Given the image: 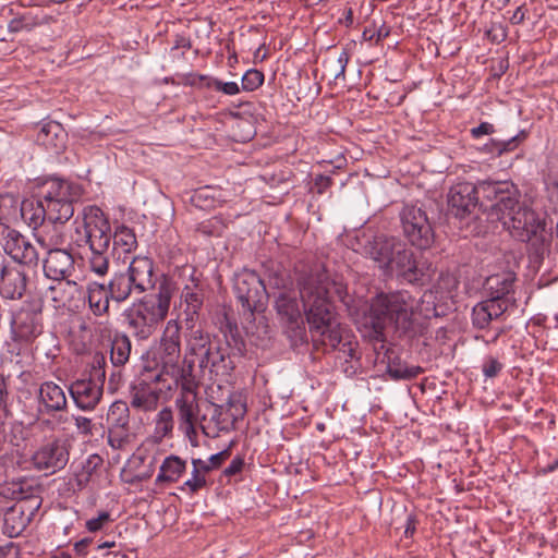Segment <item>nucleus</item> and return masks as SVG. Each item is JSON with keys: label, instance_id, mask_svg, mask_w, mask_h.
<instances>
[{"label": "nucleus", "instance_id": "0eeeda50", "mask_svg": "<svg viewBox=\"0 0 558 558\" xmlns=\"http://www.w3.org/2000/svg\"><path fill=\"white\" fill-rule=\"evenodd\" d=\"M399 216L403 234L413 246L427 250L433 245L434 229L422 206L405 204Z\"/></svg>", "mask_w": 558, "mask_h": 558}, {"label": "nucleus", "instance_id": "f3484780", "mask_svg": "<svg viewBox=\"0 0 558 558\" xmlns=\"http://www.w3.org/2000/svg\"><path fill=\"white\" fill-rule=\"evenodd\" d=\"M269 283L281 290L275 302L277 314L281 320L290 326L298 324L302 318V313L296 293L288 288L291 284L289 277L284 272H276L270 277Z\"/></svg>", "mask_w": 558, "mask_h": 558}, {"label": "nucleus", "instance_id": "f257e3e1", "mask_svg": "<svg viewBox=\"0 0 558 558\" xmlns=\"http://www.w3.org/2000/svg\"><path fill=\"white\" fill-rule=\"evenodd\" d=\"M296 274L299 294L312 337L322 342L325 351H338L337 360L343 361L344 373L355 374L360 361L359 343L351 330L338 323L330 296L333 289L339 300L344 302V286L331 281L322 264L296 268Z\"/></svg>", "mask_w": 558, "mask_h": 558}, {"label": "nucleus", "instance_id": "4468645a", "mask_svg": "<svg viewBox=\"0 0 558 558\" xmlns=\"http://www.w3.org/2000/svg\"><path fill=\"white\" fill-rule=\"evenodd\" d=\"M41 506L39 497H25L7 508L3 514L2 533L10 538L20 536L28 526Z\"/></svg>", "mask_w": 558, "mask_h": 558}, {"label": "nucleus", "instance_id": "de8ad7c7", "mask_svg": "<svg viewBox=\"0 0 558 558\" xmlns=\"http://www.w3.org/2000/svg\"><path fill=\"white\" fill-rule=\"evenodd\" d=\"M17 210V198L10 193L0 194V226L1 231L7 221L16 214Z\"/></svg>", "mask_w": 558, "mask_h": 558}, {"label": "nucleus", "instance_id": "c9c22d12", "mask_svg": "<svg viewBox=\"0 0 558 558\" xmlns=\"http://www.w3.org/2000/svg\"><path fill=\"white\" fill-rule=\"evenodd\" d=\"M46 16L39 17L32 11H27L12 19L8 24V31L10 33L32 32L37 26L44 24Z\"/></svg>", "mask_w": 558, "mask_h": 558}, {"label": "nucleus", "instance_id": "9d476101", "mask_svg": "<svg viewBox=\"0 0 558 558\" xmlns=\"http://www.w3.org/2000/svg\"><path fill=\"white\" fill-rule=\"evenodd\" d=\"M477 187V195L482 194L484 199L492 204L482 207L487 211L488 218L492 220H499L507 209L515 205V199L521 197L518 187L509 181L504 182H480Z\"/></svg>", "mask_w": 558, "mask_h": 558}, {"label": "nucleus", "instance_id": "ea45409f", "mask_svg": "<svg viewBox=\"0 0 558 558\" xmlns=\"http://www.w3.org/2000/svg\"><path fill=\"white\" fill-rule=\"evenodd\" d=\"M174 426L173 413L170 408H163L156 416L155 437L161 440L172 434Z\"/></svg>", "mask_w": 558, "mask_h": 558}, {"label": "nucleus", "instance_id": "a19ab883", "mask_svg": "<svg viewBox=\"0 0 558 558\" xmlns=\"http://www.w3.org/2000/svg\"><path fill=\"white\" fill-rule=\"evenodd\" d=\"M31 359L32 356L27 351H17L15 353L10 351V357L3 361V363H5L9 367V376H22L26 372V368L29 366Z\"/></svg>", "mask_w": 558, "mask_h": 558}, {"label": "nucleus", "instance_id": "8fccbe9b", "mask_svg": "<svg viewBox=\"0 0 558 558\" xmlns=\"http://www.w3.org/2000/svg\"><path fill=\"white\" fill-rule=\"evenodd\" d=\"M106 355L102 352H95L90 364H89V371L88 376L92 379L99 380L105 384L106 380Z\"/></svg>", "mask_w": 558, "mask_h": 558}, {"label": "nucleus", "instance_id": "4be33fe9", "mask_svg": "<svg viewBox=\"0 0 558 558\" xmlns=\"http://www.w3.org/2000/svg\"><path fill=\"white\" fill-rule=\"evenodd\" d=\"M44 274L52 280H65L74 268V258L68 250H51L43 260Z\"/></svg>", "mask_w": 558, "mask_h": 558}, {"label": "nucleus", "instance_id": "c756f323", "mask_svg": "<svg viewBox=\"0 0 558 558\" xmlns=\"http://www.w3.org/2000/svg\"><path fill=\"white\" fill-rule=\"evenodd\" d=\"M109 298L104 283L97 281L89 282L87 286V302L90 312L96 317H104L109 314Z\"/></svg>", "mask_w": 558, "mask_h": 558}, {"label": "nucleus", "instance_id": "bf43d9fd", "mask_svg": "<svg viewBox=\"0 0 558 558\" xmlns=\"http://www.w3.org/2000/svg\"><path fill=\"white\" fill-rule=\"evenodd\" d=\"M211 90L227 96H234L240 93L241 88L236 82H223L211 77Z\"/></svg>", "mask_w": 558, "mask_h": 558}, {"label": "nucleus", "instance_id": "473e14b6", "mask_svg": "<svg viewBox=\"0 0 558 558\" xmlns=\"http://www.w3.org/2000/svg\"><path fill=\"white\" fill-rule=\"evenodd\" d=\"M185 470V461L177 456L166 458L160 465L156 483L177 482Z\"/></svg>", "mask_w": 558, "mask_h": 558}, {"label": "nucleus", "instance_id": "864d4df0", "mask_svg": "<svg viewBox=\"0 0 558 558\" xmlns=\"http://www.w3.org/2000/svg\"><path fill=\"white\" fill-rule=\"evenodd\" d=\"M490 314V317L494 319L499 318L509 307L510 304L514 303V299L505 300V299H495L488 296L487 300L482 301Z\"/></svg>", "mask_w": 558, "mask_h": 558}, {"label": "nucleus", "instance_id": "69168bd1", "mask_svg": "<svg viewBox=\"0 0 558 558\" xmlns=\"http://www.w3.org/2000/svg\"><path fill=\"white\" fill-rule=\"evenodd\" d=\"M110 520V514L107 511H102L98 514L97 518L89 519L86 522V529L89 532H97L102 529L105 523Z\"/></svg>", "mask_w": 558, "mask_h": 558}, {"label": "nucleus", "instance_id": "603ef678", "mask_svg": "<svg viewBox=\"0 0 558 558\" xmlns=\"http://www.w3.org/2000/svg\"><path fill=\"white\" fill-rule=\"evenodd\" d=\"M264 73L256 69L247 70L242 76L241 87L245 92L256 90L264 83Z\"/></svg>", "mask_w": 558, "mask_h": 558}, {"label": "nucleus", "instance_id": "cd10ccee", "mask_svg": "<svg viewBox=\"0 0 558 558\" xmlns=\"http://www.w3.org/2000/svg\"><path fill=\"white\" fill-rule=\"evenodd\" d=\"M39 402L45 407L46 413L59 412L66 409L64 390L53 381H45L38 390Z\"/></svg>", "mask_w": 558, "mask_h": 558}, {"label": "nucleus", "instance_id": "393cba45", "mask_svg": "<svg viewBox=\"0 0 558 558\" xmlns=\"http://www.w3.org/2000/svg\"><path fill=\"white\" fill-rule=\"evenodd\" d=\"M160 390L145 380H138L131 386L130 404L133 409L149 412L158 407Z\"/></svg>", "mask_w": 558, "mask_h": 558}, {"label": "nucleus", "instance_id": "49530a36", "mask_svg": "<svg viewBox=\"0 0 558 558\" xmlns=\"http://www.w3.org/2000/svg\"><path fill=\"white\" fill-rule=\"evenodd\" d=\"M92 345L95 342H101L104 340H111L113 337L112 324L108 318L92 320Z\"/></svg>", "mask_w": 558, "mask_h": 558}, {"label": "nucleus", "instance_id": "5701e85b", "mask_svg": "<svg viewBox=\"0 0 558 558\" xmlns=\"http://www.w3.org/2000/svg\"><path fill=\"white\" fill-rule=\"evenodd\" d=\"M135 293H144L155 287L154 262L149 257L136 256L129 265L125 272Z\"/></svg>", "mask_w": 558, "mask_h": 558}, {"label": "nucleus", "instance_id": "a18cd8bd", "mask_svg": "<svg viewBox=\"0 0 558 558\" xmlns=\"http://www.w3.org/2000/svg\"><path fill=\"white\" fill-rule=\"evenodd\" d=\"M190 213L197 219L198 211H207L209 209V186H202L194 190L190 198Z\"/></svg>", "mask_w": 558, "mask_h": 558}, {"label": "nucleus", "instance_id": "58836bf2", "mask_svg": "<svg viewBox=\"0 0 558 558\" xmlns=\"http://www.w3.org/2000/svg\"><path fill=\"white\" fill-rule=\"evenodd\" d=\"M424 372L418 365H408L401 362H390L387 367L388 375L395 379H413Z\"/></svg>", "mask_w": 558, "mask_h": 558}, {"label": "nucleus", "instance_id": "c85d7f7f", "mask_svg": "<svg viewBox=\"0 0 558 558\" xmlns=\"http://www.w3.org/2000/svg\"><path fill=\"white\" fill-rule=\"evenodd\" d=\"M132 352V341L125 332L114 331L110 340V362L114 368L128 364Z\"/></svg>", "mask_w": 558, "mask_h": 558}, {"label": "nucleus", "instance_id": "6ab92c4d", "mask_svg": "<svg viewBox=\"0 0 558 558\" xmlns=\"http://www.w3.org/2000/svg\"><path fill=\"white\" fill-rule=\"evenodd\" d=\"M213 418L216 421L219 430L234 428V424L242 420L246 413V402L242 393L228 390L226 402L216 403Z\"/></svg>", "mask_w": 558, "mask_h": 558}, {"label": "nucleus", "instance_id": "7c9ffc66", "mask_svg": "<svg viewBox=\"0 0 558 558\" xmlns=\"http://www.w3.org/2000/svg\"><path fill=\"white\" fill-rule=\"evenodd\" d=\"M21 215L33 229L43 227L44 222L48 220V211L46 209V205L43 199H39L38 196L36 202H23L21 206Z\"/></svg>", "mask_w": 558, "mask_h": 558}, {"label": "nucleus", "instance_id": "f8f14e48", "mask_svg": "<svg viewBox=\"0 0 558 558\" xmlns=\"http://www.w3.org/2000/svg\"><path fill=\"white\" fill-rule=\"evenodd\" d=\"M234 293L243 310L251 315L260 311L267 299L264 281L252 270H243L235 275Z\"/></svg>", "mask_w": 558, "mask_h": 558}, {"label": "nucleus", "instance_id": "423d86ee", "mask_svg": "<svg viewBox=\"0 0 558 558\" xmlns=\"http://www.w3.org/2000/svg\"><path fill=\"white\" fill-rule=\"evenodd\" d=\"M83 194L80 184L57 177L46 179L39 186L37 196L46 205L48 221L64 225L74 215V203Z\"/></svg>", "mask_w": 558, "mask_h": 558}, {"label": "nucleus", "instance_id": "1a4fd4ad", "mask_svg": "<svg viewBox=\"0 0 558 558\" xmlns=\"http://www.w3.org/2000/svg\"><path fill=\"white\" fill-rule=\"evenodd\" d=\"M43 304L39 300H25L12 313L10 326L14 340L31 342L43 332Z\"/></svg>", "mask_w": 558, "mask_h": 558}, {"label": "nucleus", "instance_id": "b1692460", "mask_svg": "<svg viewBox=\"0 0 558 558\" xmlns=\"http://www.w3.org/2000/svg\"><path fill=\"white\" fill-rule=\"evenodd\" d=\"M204 283L196 276L194 269L190 282L182 290L181 299L185 304L184 313L187 323H195L204 304Z\"/></svg>", "mask_w": 558, "mask_h": 558}, {"label": "nucleus", "instance_id": "a878e982", "mask_svg": "<svg viewBox=\"0 0 558 558\" xmlns=\"http://www.w3.org/2000/svg\"><path fill=\"white\" fill-rule=\"evenodd\" d=\"M68 134L61 123L49 121L40 128L36 142L52 154L59 155L66 147Z\"/></svg>", "mask_w": 558, "mask_h": 558}, {"label": "nucleus", "instance_id": "6e6552de", "mask_svg": "<svg viewBox=\"0 0 558 558\" xmlns=\"http://www.w3.org/2000/svg\"><path fill=\"white\" fill-rule=\"evenodd\" d=\"M71 444L68 439L52 436L34 450L31 462L35 470L52 475L63 470L70 460Z\"/></svg>", "mask_w": 558, "mask_h": 558}, {"label": "nucleus", "instance_id": "6e6d98bb", "mask_svg": "<svg viewBox=\"0 0 558 558\" xmlns=\"http://www.w3.org/2000/svg\"><path fill=\"white\" fill-rule=\"evenodd\" d=\"M527 138V132L522 130L517 135L507 141L496 142V150L499 155L514 150L522 142Z\"/></svg>", "mask_w": 558, "mask_h": 558}, {"label": "nucleus", "instance_id": "2eb2a0df", "mask_svg": "<svg viewBox=\"0 0 558 558\" xmlns=\"http://www.w3.org/2000/svg\"><path fill=\"white\" fill-rule=\"evenodd\" d=\"M28 284L29 276L24 266L0 258V296L3 300H22Z\"/></svg>", "mask_w": 558, "mask_h": 558}, {"label": "nucleus", "instance_id": "37998d69", "mask_svg": "<svg viewBox=\"0 0 558 558\" xmlns=\"http://www.w3.org/2000/svg\"><path fill=\"white\" fill-rule=\"evenodd\" d=\"M132 439L131 427H108V444L114 450H123Z\"/></svg>", "mask_w": 558, "mask_h": 558}, {"label": "nucleus", "instance_id": "bb28decb", "mask_svg": "<svg viewBox=\"0 0 558 558\" xmlns=\"http://www.w3.org/2000/svg\"><path fill=\"white\" fill-rule=\"evenodd\" d=\"M515 274L505 271L489 276L484 283V289L488 296L495 299L512 300L510 296L514 290Z\"/></svg>", "mask_w": 558, "mask_h": 558}, {"label": "nucleus", "instance_id": "c03bdc74", "mask_svg": "<svg viewBox=\"0 0 558 558\" xmlns=\"http://www.w3.org/2000/svg\"><path fill=\"white\" fill-rule=\"evenodd\" d=\"M88 266L92 272L104 277L109 270V250H89Z\"/></svg>", "mask_w": 558, "mask_h": 558}, {"label": "nucleus", "instance_id": "72a5a7b5", "mask_svg": "<svg viewBox=\"0 0 558 558\" xmlns=\"http://www.w3.org/2000/svg\"><path fill=\"white\" fill-rule=\"evenodd\" d=\"M104 465V459L97 453L87 457L82 470L76 474V484L80 488L86 487L92 478L97 475Z\"/></svg>", "mask_w": 558, "mask_h": 558}, {"label": "nucleus", "instance_id": "ddd939ff", "mask_svg": "<svg viewBox=\"0 0 558 558\" xmlns=\"http://www.w3.org/2000/svg\"><path fill=\"white\" fill-rule=\"evenodd\" d=\"M384 270L387 274H395L398 279L410 284L424 286L430 280L428 267L415 259L414 253L407 247L405 243Z\"/></svg>", "mask_w": 558, "mask_h": 558}, {"label": "nucleus", "instance_id": "a211bd4d", "mask_svg": "<svg viewBox=\"0 0 558 558\" xmlns=\"http://www.w3.org/2000/svg\"><path fill=\"white\" fill-rule=\"evenodd\" d=\"M3 238L2 248L12 260L21 266L37 267L39 254L34 244L22 233L9 227L1 231Z\"/></svg>", "mask_w": 558, "mask_h": 558}, {"label": "nucleus", "instance_id": "5fc2aeb1", "mask_svg": "<svg viewBox=\"0 0 558 558\" xmlns=\"http://www.w3.org/2000/svg\"><path fill=\"white\" fill-rule=\"evenodd\" d=\"M493 322L487 306L483 302L477 303L472 310V324L477 329H485Z\"/></svg>", "mask_w": 558, "mask_h": 558}, {"label": "nucleus", "instance_id": "dca6fc26", "mask_svg": "<svg viewBox=\"0 0 558 558\" xmlns=\"http://www.w3.org/2000/svg\"><path fill=\"white\" fill-rule=\"evenodd\" d=\"M448 211L458 219H465L484 206L480 203L477 187L471 182H459L452 185L447 195Z\"/></svg>", "mask_w": 558, "mask_h": 558}, {"label": "nucleus", "instance_id": "7ed1b4c3", "mask_svg": "<svg viewBox=\"0 0 558 558\" xmlns=\"http://www.w3.org/2000/svg\"><path fill=\"white\" fill-rule=\"evenodd\" d=\"M415 303L408 291L379 293L371 301L367 320L376 333L391 327L399 337L412 339L418 333L413 317Z\"/></svg>", "mask_w": 558, "mask_h": 558}, {"label": "nucleus", "instance_id": "f704fd0d", "mask_svg": "<svg viewBox=\"0 0 558 558\" xmlns=\"http://www.w3.org/2000/svg\"><path fill=\"white\" fill-rule=\"evenodd\" d=\"M65 235L56 225L44 227L43 233L37 236V242L47 252L62 250L61 246L65 244Z\"/></svg>", "mask_w": 558, "mask_h": 558}, {"label": "nucleus", "instance_id": "338daca9", "mask_svg": "<svg viewBox=\"0 0 558 558\" xmlns=\"http://www.w3.org/2000/svg\"><path fill=\"white\" fill-rule=\"evenodd\" d=\"M233 445H234V441L231 440L229 446L226 449H223L215 454H211V471L215 469H219L222 465V463L230 458L231 447Z\"/></svg>", "mask_w": 558, "mask_h": 558}, {"label": "nucleus", "instance_id": "e2e57ef3", "mask_svg": "<svg viewBox=\"0 0 558 558\" xmlns=\"http://www.w3.org/2000/svg\"><path fill=\"white\" fill-rule=\"evenodd\" d=\"M502 368V363H500L498 359L489 355L485 359L483 363L482 372L485 377L494 378L501 372Z\"/></svg>", "mask_w": 558, "mask_h": 558}, {"label": "nucleus", "instance_id": "3c124183", "mask_svg": "<svg viewBox=\"0 0 558 558\" xmlns=\"http://www.w3.org/2000/svg\"><path fill=\"white\" fill-rule=\"evenodd\" d=\"M160 354L165 366H174L179 362L181 355V344L161 341Z\"/></svg>", "mask_w": 558, "mask_h": 558}, {"label": "nucleus", "instance_id": "79ce46f5", "mask_svg": "<svg viewBox=\"0 0 558 558\" xmlns=\"http://www.w3.org/2000/svg\"><path fill=\"white\" fill-rule=\"evenodd\" d=\"M436 294L433 291H425L420 302V313L425 318L441 317L446 314L441 305L436 304Z\"/></svg>", "mask_w": 558, "mask_h": 558}, {"label": "nucleus", "instance_id": "052dcab7", "mask_svg": "<svg viewBox=\"0 0 558 558\" xmlns=\"http://www.w3.org/2000/svg\"><path fill=\"white\" fill-rule=\"evenodd\" d=\"M244 459L241 456H236L232 459L231 463L221 472L219 481L222 482L223 478L227 480V483L236 475H239L244 468Z\"/></svg>", "mask_w": 558, "mask_h": 558}, {"label": "nucleus", "instance_id": "680f3d73", "mask_svg": "<svg viewBox=\"0 0 558 558\" xmlns=\"http://www.w3.org/2000/svg\"><path fill=\"white\" fill-rule=\"evenodd\" d=\"M180 325L171 319L167 323L161 341L181 344Z\"/></svg>", "mask_w": 558, "mask_h": 558}, {"label": "nucleus", "instance_id": "39448f33", "mask_svg": "<svg viewBox=\"0 0 558 558\" xmlns=\"http://www.w3.org/2000/svg\"><path fill=\"white\" fill-rule=\"evenodd\" d=\"M173 290L172 282L165 278L155 293L143 296L124 311V322L135 339L147 340L156 332L168 315Z\"/></svg>", "mask_w": 558, "mask_h": 558}, {"label": "nucleus", "instance_id": "0e129e2a", "mask_svg": "<svg viewBox=\"0 0 558 558\" xmlns=\"http://www.w3.org/2000/svg\"><path fill=\"white\" fill-rule=\"evenodd\" d=\"M221 323V332L223 333V337L226 341L229 343V339L231 338L233 341H235V338L238 336V326L236 324H233L227 316V314H223V320Z\"/></svg>", "mask_w": 558, "mask_h": 558}, {"label": "nucleus", "instance_id": "2f4dec72", "mask_svg": "<svg viewBox=\"0 0 558 558\" xmlns=\"http://www.w3.org/2000/svg\"><path fill=\"white\" fill-rule=\"evenodd\" d=\"M106 290L109 298L117 303L124 302L132 292H135L125 272H116L106 286Z\"/></svg>", "mask_w": 558, "mask_h": 558}, {"label": "nucleus", "instance_id": "f03ea898", "mask_svg": "<svg viewBox=\"0 0 558 558\" xmlns=\"http://www.w3.org/2000/svg\"><path fill=\"white\" fill-rule=\"evenodd\" d=\"M192 329L189 339L190 354L185 357L186 367L181 369V393L177 397L174 403L178 409L179 428L189 438L192 446H198L199 434L204 437V442L209 436L207 426L204 424L207 413L202 410V405L207 400H201L197 397L195 375L193 367L197 364L202 372L209 363V333L201 328L194 329V323H187Z\"/></svg>", "mask_w": 558, "mask_h": 558}, {"label": "nucleus", "instance_id": "9b49d317", "mask_svg": "<svg viewBox=\"0 0 558 558\" xmlns=\"http://www.w3.org/2000/svg\"><path fill=\"white\" fill-rule=\"evenodd\" d=\"M84 234L82 240L89 250H109L112 239L111 226L106 214L97 206L83 209Z\"/></svg>", "mask_w": 558, "mask_h": 558}, {"label": "nucleus", "instance_id": "20e7f679", "mask_svg": "<svg viewBox=\"0 0 558 558\" xmlns=\"http://www.w3.org/2000/svg\"><path fill=\"white\" fill-rule=\"evenodd\" d=\"M512 239L526 243L531 252L543 257L549 252L553 242V223H548L546 214L537 213L532 207L515 199V205L498 220Z\"/></svg>", "mask_w": 558, "mask_h": 558}, {"label": "nucleus", "instance_id": "13d9d810", "mask_svg": "<svg viewBox=\"0 0 558 558\" xmlns=\"http://www.w3.org/2000/svg\"><path fill=\"white\" fill-rule=\"evenodd\" d=\"M230 33L227 37L219 39V50L216 51V63L222 62L225 52L228 53V64L233 66V63L238 61L234 50H231V39L229 38Z\"/></svg>", "mask_w": 558, "mask_h": 558}, {"label": "nucleus", "instance_id": "412c9836", "mask_svg": "<svg viewBox=\"0 0 558 558\" xmlns=\"http://www.w3.org/2000/svg\"><path fill=\"white\" fill-rule=\"evenodd\" d=\"M365 238L363 245V252L373 258L375 262L380 264L381 268H386L388 264H391V258L396 253L402 248V242L396 236H387L385 234L374 235Z\"/></svg>", "mask_w": 558, "mask_h": 558}, {"label": "nucleus", "instance_id": "4c0bfd02", "mask_svg": "<svg viewBox=\"0 0 558 558\" xmlns=\"http://www.w3.org/2000/svg\"><path fill=\"white\" fill-rule=\"evenodd\" d=\"M108 427L130 426V408L125 401H114L107 413Z\"/></svg>", "mask_w": 558, "mask_h": 558}, {"label": "nucleus", "instance_id": "aec40b11", "mask_svg": "<svg viewBox=\"0 0 558 558\" xmlns=\"http://www.w3.org/2000/svg\"><path fill=\"white\" fill-rule=\"evenodd\" d=\"M104 385L99 380L84 377L74 380L69 387V392L78 409L93 411L102 399Z\"/></svg>", "mask_w": 558, "mask_h": 558}, {"label": "nucleus", "instance_id": "09e8293b", "mask_svg": "<svg viewBox=\"0 0 558 558\" xmlns=\"http://www.w3.org/2000/svg\"><path fill=\"white\" fill-rule=\"evenodd\" d=\"M202 470L209 471V465L199 459L193 460L192 476L184 483V485L189 487L192 493L197 492L199 488L206 485L205 476L201 474Z\"/></svg>", "mask_w": 558, "mask_h": 558}, {"label": "nucleus", "instance_id": "4d7b16f0", "mask_svg": "<svg viewBox=\"0 0 558 558\" xmlns=\"http://www.w3.org/2000/svg\"><path fill=\"white\" fill-rule=\"evenodd\" d=\"M190 49V39L184 36L177 35L173 45L170 48L169 57L171 58L172 62L179 61L184 57L185 51H189Z\"/></svg>", "mask_w": 558, "mask_h": 558}, {"label": "nucleus", "instance_id": "774afa93", "mask_svg": "<svg viewBox=\"0 0 558 558\" xmlns=\"http://www.w3.org/2000/svg\"><path fill=\"white\" fill-rule=\"evenodd\" d=\"M487 36L493 43L500 44L507 38V31L501 24H493Z\"/></svg>", "mask_w": 558, "mask_h": 558}, {"label": "nucleus", "instance_id": "e433bc0d", "mask_svg": "<svg viewBox=\"0 0 558 558\" xmlns=\"http://www.w3.org/2000/svg\"><path fill=\"white\" fill-rule=\"evenodd\" d=\"M111 240L113 247H120L124 253H130L137 247V239L133 229L123 223L116 227Z\"/></svg>", "mask_w": 558, "mask_h": 558}]
</instances>
